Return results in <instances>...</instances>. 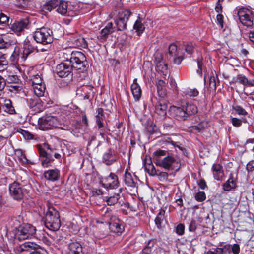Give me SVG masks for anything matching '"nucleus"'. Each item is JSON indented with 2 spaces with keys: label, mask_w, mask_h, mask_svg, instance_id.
Instances as JSON below:
<instances>
[{
  "label": "nucleus",
  "mask_w": 254,
  "mask_h": 254,
  "mask_svg": "<svg viewBox=\"0 0 254 254\" xmlns=\"http://www.w3.org/2000/svg\"><path fill=\"white\" fill-rule=\"evenodd\" d=\"M234 82L239 83L246 86H254V80H248L247 78L243 74H238L236 77L233 78Z\"/></svg>",
  "instance_id": "5701e85b"
},
{
  "label": "nucleus",
  "mask_w": 254,
  "mask_h": 254,
  "mask_svg": "<svg viewBox=\"0 0 254 254\" xmlns=\"http://www.w3.org/2000/svg\"><path fill=\"white\" fill-rule=\"evenodd\" d=\"M68 60L73 68L81 71L86 69V58L83 53L79 51L72 52Z\"/></svg>",
  "instance_id": "39448f33"
},
{
  "label": "nucleus",
  "mask_w": 254,
  "mask_h": 254,
  "mask_svg": "<svg viewBox=\"0 0 254 254\" xmlns=\"http://www.w3.org/2000/svg\"><path fill=\"white\" fill-rule=\"evenodd\" d=\"M153 159L155 164L164 168L166 170L178 171L180 168V164L173 156L169 155L167 151L158 149L153 152Z\"/></svg>",
  "instance_id": "f257e3e1"
},
{
  "label": "nucleus",
  "mask_w": 254,
  "mask_h": 254,
  "mask_svg": "<svg viewBox=\"0 0 254 254\" xmlns=\"http://www.w3.org/2000/svg\"><path fill=\"white\" fill-rule=\"evenodd\" d=\"M234 16H237L240 21L245 26H251L253 24L252 13L248 9L244 8L236 9L234 12Z\"/></svg>",
  "instance_id": "6e6552de"
},
{
  "label": "nucleus",
  "mask_w": 254,
  "mask_h": 254,
  "mask_svg": "<svg viewBox=\"0 0 254 254\" xmlns=\"http://www.w3.org/2000/svg\"><path fill=\"white\" fill-rule=\"evenodd\" d=\"M42 101L38 97L33 99H30L29 101V105L31 108H34L36 106L40 108L42 106Z\"/></svg>",
  "instance_id": "ea45409f"
},
{
  "label": "nucleus",
  "mask_w": 254,
  "mask_h": 254,
  "mask_svg": "<svg viewBox=\"0 0 254 254\" xmlns=\"http://www.w3.org/2000/svg\"><path fill=\"white\" fill-rule=\"evenodd\" d=\"M33 37L37 43L44 45L50 44L53 41V31L47 27L37 29Z\"/></svg>",
  "instance_id": "20e7f679"
},
{
  "label": "nucleus",
  "mask_w": 254,
  "mask_h": 254,
  "mask_svg": "<svg viewBox=\"0 0 254 254\" xmlns=\"http://www.w3.org/2000/svg\"><path fill=\"white\" fill-rule=\"evenodd\" d=\"M197 228V223L195 220H192L190 223L189 230L190 231L193 232Z\"/></svg>",
  "instance_id": "13d9d810"
},
{
  "label": "nucleus",
  "mask_w": 254,
  "mask_h": 254,
  "mask_svg": "<svg viewBox=\"0 0 254 254\" xmlns=\"http://www.w3.org/2000/svg\"><path fill=\"white\" fill-rule=\"evenodd\" d=\"M195 198L197 201L202 202L206 199L205 193L203 191H199L195 194Z\"/></svg>",
  "instance_id": "09e8293b"
},
{
  "label": "nucleus",
  "mask_w": 254,
  "mask_h": 254,
  "mask_svg": "<svg viewBox=\"0 0 254 254\" xmlns=\"http://www.w3.org/2000/svg\"><path fill=\"white\" fill-rule=\"evenodd\" d=\"M165 86V82L163 80H159L157 83V88L158 93L159 96L163 97L165 95L164 87Z\"/></svg>",
  "instance_id": "4c0bfd02"
},
{
  "label": "nucleus",
  "mask_w": 254,
  "mask_h": 254,
  "mask_svg": "<svg viewBox=\"0 0 254 254\" xmlns=\"http://www.w3.org/2000/svg\"><path fill=\"white\" fill-rule=\"evenodd\" d=\"M39 245L32 242H26L19 245L18 251L22 252L24 251H29L34 250L39 247Z\"/></svg>",
  "instance_id": "a878e982"
},
{
  "label": "nucleus",
  "mask_w": 254,
  "mask_h": 254,
  "mask_svg": "<svg viewBox=\"0 0 254 254\" xmlns=\"http://www.w3.org/2000/svg\"><path fill=\"white\" fill-rule=\"evenodd\" d=\"M0 107L4 112L10 115H15L17 114L13 104L9 99H4Z\"/></svg>",
  "instance_id": "6ab92c4d"
},
{
  "label": "nucleus",
  "mask_w": 254,
  "mask_h": 254,
  "mask_svg": "<svg viewBox=\"0 0 254 254\" xmlns=\"http://www.w3.org/2000/svg\"><path fill=\"white\" fill-rule=\"evenodd\" d=\"M117 159V155L114 149H109L103 156V162L107 165H110L116 162Z\"/></svg>",
  "instance_id": "f3484780"
},
{
  "label": "nucleus",
  "mask_w": 254,
  "mask_h": 254,
  "mask_svg": "<svg viewBox=\"0 0 254 254\" xmlns=\"http://www.w3.org/2000/svg\"><path fill=\"white\" fill-rule=\"evenodd\" d=\"M246 169L248 172L254 170V160L251 161L247 164Z\"/></svg>",
  "instance_id": "338daca9"
},
{
  "label": "nucleus",
  "mask_w": 254,
  "mask_h": 254,
  "mask_svg": "<svg viewBox=\"0 0 254 254\" xmlns=\"http://www.w3.org/2000/svg\"><path fill=\"white\" fill-rule=\"evenodd\" d=\"M233 125L236 127H239L242 125V120L237 118H233L231 119Z\"/></svg>",
  "instance_id": "bf43d9fd"
},
{
  "label": "nucleus",
  "mask_w": 254,
  "mask_h": 254,
  "mask_svg": "<svg viewBox=\"0 0 254 254\" xmlns=\"http://www.w3.org/2000/svg\"><path fill=\"white\" fill-rule=\"evenodd\" d=\"M222 250L219 249L218 247L216 248H213L211 250L208 251L207 254H222Z\"/></svg>",
  "instance_id": "0e129e2a"
},
{
  "label": "nucleus",
  "mask_w": 254,
  "mask_h": 254,
  "mask_svg": "<svg viewBox=\"0 0 254 254\" xmlns=\"http://www.w3.org/2000/svg\"><path fill=\"white\" fill-rule=\"evenodd\" d=\"M73 68L68 59H66L57 65L56 71L59 77H65L71 72Z\"/></svg>",
  "instance_id": "f8f14e48"
},
{
  "label": "nucleus",
  "mask_w": 254,
  "mask_h": 254,
  "mask_svg": "<svg viewBox=\"0 0 254 254\" xmlns=\"http://www.w3.org/2000/svg\"><path fill=\"white\" fill-rule=\"evenodd\" d=\"M236 187V182L233 179L231 174L229 179L223 185V188L225 191H230Z\"/></svg>",
  "instance_id": "7c9ffc66"
},
{
  "label": "nucleus",
  "mask_w": 254,
  "mask_h": 254,
  "mask_svg": "<svg viewBox=\"0 0 254 254\" xmlns=\"http://www.w3.org/2000/svg\"><path fill=\"white\" fill-rule=\"evenodd\" d=\"M156 243L157 240L155 239H151L148 242L146 247L152 250V248L154 247Z\"/></svg>",
  "instance_id": "69168bd1"
},
{
  "label": "nucleus",
  "mask_w": 254,
  "mask_h": 254,
  "mask_svg": "<svg viewBox=\"0 0 254 254\" xmlns=\"http://www.w3.org/2000/svg\"><path fill=\"white\" fill-rule=\"evenodd\" d=\"M133 29L136 30L139 33H142L144 31L145 27L142 23L141 21L138 19L135 21L133 25Z\"/></svg>",
  "instance_id": "79ce46f5"
},
{
  "label": "nucleus",
  "mask_w": 254,
  "mask_h": 254,
  "mask_svg": "<svg viewBox=\"0 0 254 254\" xmlns=\"http://www.w3.org/2000/svg\"><path fill=\"white\" fill-rule=\"evenodd\" d=\"M167 109V104L166 101L163 99H161L156 103L155 111L158 115L164 116L166 114Z\"/></svg>",
  "instance_id": "393cba45"
},
{
  "label": "nucleus",
  "mask_w": 254,
  "mask_h": 254,
  "mask_svg": "<svg viewBox=\"0 0 254 254\" xmlns=\"http://www.w3.org/2000/svg\"><path fill=\"white\" fill-rule=\"evenodd\" d=\"M132 94L135 101L139 100L141 96V88L138 83H132L131 86Z\"/></svg>",
  "instance_id": "c756f323"
},
{
  "label": "nucleus",
  "mask_w": 254,
  "mask_h": 254,
  "mask_svg": "<svg viewBox=\"0 0 254 254\" xmlns=\"http://www.w3.org/2000/svg\"><path fill=\"white\" fill-rule=\"evenodd\" d=\"M208 123L206 121H203L197 125L191 126L190 127L191 131H196L198 132H200L208 127Z\"/></svg>",
  "instance_id": "f704fd0d"
},
{
  "label": "nucleus",
  "mask_w": 254,
  "mask_h": 254,
  "mask_svg": "<svg viewBox=\"0 0 254 254\" xmlns=\"http://www.w3.org/2000/svg\"><path fill=\"white\" fill-rule=\"evenodd\" d=\"M29 23V20L26 18L15 21L11 25V29L14 32L18 34L23 31L24 29L27 28Z\"/></svg>",
  "instance_id": "dca6fc26"
},
{
  "label": "nucleus",
  "mask_w": 254,
  "mask_h": 254,
  "mask_svg": "<svg viewBox=\"0 0 254 254\" xmlns=\"http://www.w3.org/2000/svg\"><path fill=\"white\" fill-rule=\"evenodd\" d=\"M186 94L190 96H196L198 95V91L196 89H189L186 91Z\"/></svg>",
  "instance_id": "5fc2aeb1"
},
{
  "label": "nucleus",
  "mask_w": 254,
  "mask_h": 254,
  "mask_svg": "<svg viewBox=\"0 0 254 254\" xmlns=\"http://www.w3.org/2000/svg\"><path fill=\"white\" fill-rule=\"evenodd\" d=\"M102 185L107 189H116L119 187L118 177L115 173H111L101 181Z\"/></svg>",
  "instance_id": "ddd939ff"
},
{
  "label": "nucleus",
  "mask_w": 254,
  "mask_h": 254,
  "mask_svg": "<svg viewBox=\"0 0 254 254\" xmlns=\"http://www.w3.org/2000/svg\"><path fill=\"white\" fill-rule=\"evenodd\" d=\"M34 94L38 97L43 96L46 90L45 84L33 86Z\"/></svg>",
  "instance_id": "72a5a7b5"
},
{
  "label": "nucleus",
  "mask_w": 254,
  "mask_h": 254,
  "mask_svg": "<svg viewBox=\"0 0 254 254\" xmlns=\"http://www.w3.org/2000/svg\"><path fill=\"white\" fill-rule=\"evenodd\" d=\"M35 48L29 42H25L23 46V57L25 58L31 53L33 52Z\"/></svg>",
  "instance_id": "c9c22d12"
},
{
  "label": "nucleus",
  "mask_w": 254,
  "mask_h": 254,
  "mask_svg": "<svg viewBox=\"0 0 254 254\" xmlns=\"http://www.w3.org/2000/svg\"><path fill=\"white\" fill-rule=\"evenodd\" d=\"M58 125L57 119L53 116H43L38 120L39 128L42 130L59 127Z\"/></svg>",
  "instance_id": "0eeeda50"
},
{
  "label": "nucleus",
  "mask_w": 254,
  "mask_h": 254,
  "mask_svg": "<svg viewBox=\"0 0 254 254\" xmlns=\"http://www.w3.org/2000/svg\"><path fill=\"white\" fill-rule=\"evenodd\" d=\"M231 249L233 254H239L240 251V246L238 244L231 245Z\"/></svg>",
  "instance_id": "4d7b16f0"
},
{
  "label": "nucleus",
  "mask_w": 254,
  "mask_h": 254,
  "mask_svg": "<svg viewBox=\"0 0 254 254\" xmlns=\"http://www.w3.org/2000/svg\"><path fill=\"white\" fill-rule=\"evenodd\" d=\"M97 115L96 116V123L100 130V134L102 136L104 135L103 129L104 124L103 121L105 120V116L103 113V109L99 108L97 110Z\"/></svg>",
  "instance_id": "a211bd4d"
},
{
  "label": "nucleus",
  "mask_w": 254,
  "mask_h": 254,
  "mask_svg": "<svg viewBox=\"0 0 254 254\" xmlns=\"http://www.w3.org/2000/svg\"><path fill=\"white\" fill-rule=\"evenodd\" d=\"M185 226L183 224H179L176 227V232L179 235H182L184 233Z\"/></svg>",
  "instance_id": "3c124183"
},
{
  "label": "nucleus",
  "mask_w": 254,
  "mask_h": 254,
  "mask_svg": "<svg viewBox=\"0 0 254 254\" xmlns=\"http://www.w3.org/2000/svg\"><path fill=\"white\" fill-rule=\"evenodd\" d=\"M9 190L10 196L14 200L19 201L23 199L25 191L21 185L18 182L15 181L10 184Z\"/></svg>",
  "instance_id": "9d476101"
},
{
  "label": "nucleus",
  "mask_w": 254,
  "mask_h": 254,
  "mask_svg": "<svg viewBox=\"0 0 254 254\" xmlns=\"http://www.w3.org/2000/svg\"><path fill=\"white\" fill-rule=\"evenodd\" d=\"M56 11L61 15H65L67 12V2L58 0V5Z\"/></svg>",
  "instance_id": "2f4dec72"
},
{
  "label": "nucleus",
  "mask_w": 254,
  "mask_h": 254,
  "mask_svg": "<svg viewBox=\"0 0 254 254\" xmlns=\"http://www.w3.org/2000/svg\"><path fill=\"white\" fill-rule=\"evenodd\" d=\"M158 177L159 180L163 181L164 180H166L169 176L168 174L166 172H157V174H156Z\"/></svg>",
  "instance_id": "603ef678"
},
{
  "label": "nucleus",
  "mask_w": 254,
  "mask_h": 254,
  "mask_svg": "<svg viewBox=\"0 0 254 254\" xmlns=\"http://www.w3.org/2000/svg\"><path fill=\"white\" fill-rule=\"evenodd\" d=\"M10 60L13 64H15L18 60V54L15 51H13L10 57Z\"/></svg>",
  "instance_id": "e2e57ef3"
},
{
  "label": "nucleus",
  "mask_w": 254,
  "mask_h": 254,
  "mask_svg": "<svg viewBox=\"0 0 254 254\" xmlns=\"http://www.w3.org/2000/svg\"><path fill=\"white\" fill-rule=\"evenodd\" d=\"M67 254H83L81 245L77 242L70 243L68 245Z\"/></svg>",
  "instance_id": "4be33fe9"
},
{
  "label": "nucleus",
  "mask_w": 254,
  "mask_h": 254,
  "mask_svg": "<svg viewBox=\"0 0 254 254\" xmlns=\"http://www.w3.org/2000/svg\"><path fill=\"white\" fill-rule=\"evenodd\" d=\"M157 66L159 68V70L162 72H164L168 68V65L167 64H164L163 62H159L157 64Z\"/></svg>",
  "instance_id": "864d4df0"
},
{
  "label": "nucleus",
  "mask_w": 254,
  "mask_h": 254,
  "mask_svg": "<svg viewBox=\"0 0 254 254\" xmlns=\"http://www.w3.org/2000/svg\"><path fill=\"white\" fill-rule=\"evenodd\" d=\"M185 51L189 55H191L194 52L195 44L192 42L188 43L184 45Z\"/></svg>",
  "instance_id": "a18cd8bd"
},
{
  "label": "nucleus",
  "mask_w": 254,
  "mask_h": 254,
  "mask_svg": "<svg viewBox=\"0 0 254 254\" xmlns=\"http://www.w3.org/2000/svg\"><path fill=\"white\" fill-rule=\"evenodd\" d=\"M124 179L125 184L134 190L137 189V183L134 181L132 174L127 169L125 172Z\"/></svg>",
  "instance_id": "412c9836"
},
{
  "label": "nucleus",
  "mask_w": 254,
  "mask_h": 254,
  "mask_svg": "<svg viewBox=\"0 0 254 254\" xmlns=\"http://www.w3.org/2000/svg\"><path fill=\"white\" fill-rule=\"evenodd\" d=\"M8 62L6 60L5 54L0 53V71L6 69Z\"/></svg>",
  "instance_id": "58836bf2"
},
{
  "label": "nucleus",
  "mask_w": 254,
  "mask_h": 254,
  "mask_svg": "<svg viewBox=\"0 0 254 254\" xmlns=\"http://www.w3.org/2000/svg\"><path fill=\"white\" fill-rule=\"evenodd\" d=\"M214 178L217 181L222 180L224 176L223 167L219 164H214L212 167Z\"/></svg>",
  "instance_id": "aec40b11"
},
{
  "label": "nucleus",
  "mask_w": 254,
  "mask_h": 254,
  "mask_svg": "<svg viewBox=\"0 0 254 254\" xmlns=\"http://www.w3.org/2000/svg\"><path fill=\"white\" fill-rule=\"evenodd\" d=\"M44 176L46 179L55 181L60 178V171L57 169L49 170L44 172Z\"/></svg>",
  "instance_id": "b1692460"
},
{
  "label": "nucleus",
  "mask_w": 254,
  "mask_h": 254,
  "mask_svg": "<svg viewBox=\"0 0 254 254\" xmlns=\"http://www.w3.org/2000/svg\"><path fill=\"white\" fill-rule=\"evenodd\" d=\"M185 110L187 118L189 116L195 114L198 112L197 106L192 103H186L185 105H183Z\"/></svg>",
  "instance_id": "cd10ccee"
},
{
  "label": "nucleus",
  "mask_w": 254,
  "mask_h": 254,
  "mask_svg": "<svg viewBox=\"0 0 254 254\" xmlns=\"http://www.w3.org/2000/svg\"><path fill=\"white\" fill-rule=\"evenodd\" d=\"M168 59L172 61L174 64H180L184 59L182 53L175 44H171L168 48Z\"/></svg>",
  "instance_id": "1a4fd4ad"
},
{
  "label": "nucleus",
  "mask_w": 254,
  "mask_h": 254,
  "mask_svg": "<svg viewBox=\"0 0 254 254\" xmlns=\"http://www.w3.org/2000/svg\"><path fill=\"white\" fill-rule=\"evenodd\" d=\"M109 229L113 233L121 234L124 230V226L120 219L116 216H112L109 222Z\"/></svg>",
  "instance_id": "4468645a"
},
{
  "label": "nucleus",
  "mask_w": 254,
  "mask_h": 254,
  "mask_svg": "<svg viewBox=\"0 0 254 254\" xmlns=\"http://www.w3.org/2000/svg\"><path fill=\"white\" fill-rule=\"evenodd\" d=\"M165 210L161 209L155 219V224L159 229L162 227V223L165 218Z\"/></svg>",
  "instance_id": "473e14b6"
},
{
  "label": "nucleus",
  "mask_w": 254,
  "mask_h": 254,
  "mask_svg": "<svg viewBox=\"0 0 254 254\" xmlns=\"http://www.w3.org/2000/svg\"><path fill=\"white\" fill-rule=\"evenodd\" d=\"M233 109L239 115H246L248 114L247 112L243 108L239 105L233 106Z\"/></svg>",
  "instance_id": "de8ad7c7"
},
{
  "label": "nucleus",
  "mask_w": 254,
  "mask_h": 254,
  "mask_svg": "<svg viewBox=\"0 0 254 254\" xmlns=\"http://www.w3.org/2000/svg\"><path fill=\"white\" fill-rule=\"evenodd\" d=\"M41 163L43 167H47L54 161L53 155L56 159H60L61 157L60 154L57 152V149L53 147L48 143H43L38 146Z\"/></svg>",
  "instance_id": "f03ea898"
},
{
  "label": "nucleus",
  "mask_w": 254,
  "mask_h": 254,
  "mask_svg": "<svg viewBox=\"0 0 254 254\" xmlns=\"http://www.w3.org/2000/svg\"><path fill=\"white\" fill-rule=\"evenodd\" d=\"M10 46V43L5 37L0 36V49H7Z\"/></svg>",
  "instance_id": "a19ab883"
},
{
  "label": "nucleus",
  "mask_w": 254,
  "mask_h": 254,
  "mask_svg": "<svg viewBox=\"0 0 254 254\" xmlns=\"http://www.w3.org/2000/svg\"><path fill=\"white\" fill-rule=\"evenodd\" d=\"M120 198L119 194H115L113 196L110 197H106L104 199L108 205H114L116 204Z\"/></svg>",
  "instance_id": "e433bc0d"
},
{
  "label": "nucleus",
  "mask_w": 254,
  "mask_h": 254,
  "mask_svg": "<svg viewBox=\"0 0 254 254\" xmlns=\"http://www.w3.org/2000/svg\"><path fill=\"white\" fill-rule=\"evenodd\" d=\"M58 5V0H51L42 6V10L44 12H50L52 9L57 8Z\"/></svg>",
  "instance_id": "bb28decb"
},
{
  "label": "nucleus",
  "mask_w": 254,
  "mask_h": 254,
  "mask_svg": "<svg viewBox=\"0 0 254 254\" xmlns=\"http://www.w3.org/2000/svg\"><path fill=\"white\" fill-rule=\"evenodd\" d=\"M8 17L3 13L0 14V24H5L8 21Z\"/></svg>",
  "instance_id": "052dcab7"
},
{
  "label": "nucleus",
  "mask_w": 254,
  "mask_h": 254,
  "mask_svg": "<svg viewBox=\"0 0 254 254\" xmlns=\"http://www.w3.org/2000/svg\"><path fill=\"white\" fill-rule=\"evenodd\" d=\"M75 44L77 46H80L83 48H85L87 46V44L83 37H80L75 41Z\"/></svg>",
  "instance_id": "8fccbe9b"
},
{
  "label": "nucleus",
  "mask_w": 254,
  "mask_h": 254,
  "mask_svg": "<svg viewBox=\"0 0 254 254\" xmlns=\"http://www.w3.org/2000/svg\"><path fill=\"white\" fill-rule=\"evenodd\" d=\"M19 132L21 134L25 139H33L35 138L34 135L27 131L20 129Z\"/></svg>",
  "instance_id": "49530a36"
},
{
  "label": "nucleus",
  "mask_w": 254,
  "mask_h": 254,
  "mask_svg": "<svg viewBox=\"0 0 254 254\" xmlns=\"http://www.w3.org/2000/svg\"><path fill=\"white\" fill-rule=\"evenodd\" d=\"M171 112L174 117L178 120L185 121L187 118L183 105L181 107L172 106Z\"/></svg>",
  "instance_id": "2eb2a0df"
},
{
  "label": "nucleus",
  "mask_w": 254,
  "mask_h": 254,
  "mask_svg": "<svg viewBox=\"0 0 254 254\" xmlns=\"http://www.w3.org/2000/svg\"><path fill=\"white\" fill-rule=\"evenodd\" d=\"M112 32H113V31H111L110 30H109V29H108L105 27L101 30L100 36L101 37V39H104L108 35H109V34H110Z\"/></svg>",
  "instance_id": "6e6d98bb"
},
{
  "label": "nucleus",
  "mask_w": 254,
  "mask_h": 254,
  "mask_svg": "<svg viewBox=\"0 0 254 254\" xmlns=\"http://www.w3.org/2000/svg\"><path fill=\"white\" fill-rule=\"evenodd\" d=\"M219 83L217 77L211 76L209 78V88L210 90H215L217 84Z\"/></svg>",
  "instance_id": "37998d69"
},
{
  "label": "nucleus",
  "mask_w": 254,
  "mask_h": 254,
  "mask_svg": "<svg viewBox=\"0 0 254 254\" xmlns=\"http://www.w3.org/2000/svg\"><path fill=\"white\" fill-rule=\"evenodd\" d=\"M36 227L30 224H23L18 227L15 239L19 241L30 239L35 237L36 232Z\"/></svg>",
  "instance_id": "423d86ee"
},
{
  "label": "nucleus",
  "mask_w": 254,
  "mask_h": 254,
  "mask_svg": "<svg viewBox=\"0 0 254 254\" xmlns=\"http://www.w3.org/2000/svg\"><path fill=\"white\" fill-rule=\"evenodd\" d=\"M147 159L146 158L144 162V166L145 170L151 176H155L157 174V171L156 170L154 166L153 165L151 159L149 158V162H147Z\"/></svg>",
  "instance_id": "c85d7f7f"
},
{
  "label": "nucleus",
  "mask_w": 254,
  "mask_h": 254,
  "mask_svg": "<svg viewBox=\"0 0 254 254\" xmlns=\"http://www.w3.org/2000/svg\"><path fill=\"white\" fill-rule=\"evenodd\" d=\"M217 21L218 24L220 25L221 28L223 27V16L219 13L216 16Z\"/></svg>",
  "instance_id": "774afa93"
},
{
  "label": "nucleus",
  "mask_w": 254,
  "mask_h": 254,
  "mask_svg": "<svg viewBox=\"0 0 254 254\" xmlns=\"http://www.w3.org/2000/svg\"><path fill=\"white\" fill-rule=\"evenodd\" d=\"M45 225L52 231H57L61 225L59 212L53 207H49L45 217Z\"/></svg>",
  "instance_id": "7ed1b4c3"
},
{
  "label": "nucleus",
  "mask_w": 254,
  "mask_h": 254,
  "mask_svg": "<svg viewBox=\"0 0 254 254\" xmlns=\"http://www.w3.org/2000/svg\"><path fill=\"white\" fill-rule=\"evenodd\" d=\"M131 14V12L129 10H126L119 13L118 17L115 21L118 30L123 31L127 28V23Z\"/></svg>",
  "instance_id": "9b49d317"
},
{
  "label": "nucleus",
  "mask_w": 254,
  "mask_h": 254,
  "mask_svg": "<svg viewBox=\"0 0 254 254\" xmlns=\"http://www.w3.org/2000/svg\"><path fill=\"white\" fill-rule=\"evenodd\" d=\"M32 87L36 85L44 84L41 76L38 74L33 75L31 79Z\"/></svg>",
  "instance_id": "c03bdc74"
},
{
  "label": "nucleus",
  "mask_w": 254,
  "mask_h": 254,
  "mask_svg": "<svg viewBox=\"0 0 254 254\" xmlns=\"http://www.w3.org/2000/svg\"><path fill=\"white\" fill-rule=\"evenodd\" d=\"M218 248H219V249L222 250V254H225L226 252H228L230 253L231 248V245L226 244V245H225L224 246H223V247H222V248H220V247H218Z\"/></svg>",
  "instance_id": "680f3d73"
}]
</instances>
